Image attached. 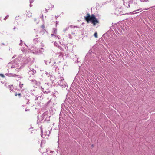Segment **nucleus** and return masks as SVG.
I'll return each mask as SVG.
<instances>
[{"label": "nucleus", "instance_id": "f257e3e1", "mask_svg": "<svg viewBox=\"0 0 155 155\" xmlns=\"http://www.w3.org/2000/svg\"><path fill=\"white\" fill-rule=\"evenodd\" d=\"M87 16H84V19L87 23L90 21L91 23L93 24L94 26H95L97 24L99 23L98 20L96 19L95 15L94 14L92 15L91 16L89 13H87Z\"/></svg>", "mask_w": 155, "mask_h": 155}, {"label": "nucleus", "instance_id": "f03ea898", "mask_svg": "<svg viewBox=\"0 0 155 155\" xmlns=\"http://www.w3.org/2000/svg\"><path fill=\"white\" fill-rule=\"evenodd\" d=\"M59 81H58V84L61 87H64L66 86V82L64 81V78L61 75L58 78Z\"/></svg>", "mask_w": 155, "mask_h": 155}, {"label": "nucleus", "instance_id": "7ed1b4c3", "mask_svg": "<svg viewBox=\"0 0 155 155\" xmlns=\"http://www.w3.org/2000/svg\"><path fill=\"white\" fill-rule=\"evenodd\" d=\"M48 83L45 84L44 87H41V89L43 93L45 94H48L50 92V91L48 88Z\"/></svg>", "mask_w": 155, "mask_h": 155}, {"label": "nucleus", "instance_id": "20e7f679", "mask_svg": "<svg viewBox=\"0 0 155 155\" xmlns=\"http://www.w3.org/2000/svg\"><path fill=\"white\" fill-rule=\"evenodd\" d=\"M57 29L55 28H53V31L52 34H51V36H54L56 37L57 36Z\"/></svg>", "mask_w": 155, "mask_h": 155}, {"label": "nucleus", "instance_id": "39448f33", "mask_svg": "<svg viewBox=\"0 0 155 155\" xmlns=\"http://www.w3.org/2000/svg\"><path fill=\"white\" fill-rule=\"evenodd\" d=\"M31 81L33 84H35L39 86L41 84V83L40 82H38L35 80H31Z\"/></svg>", "mask_w": 155, "mask_h": 155}, {"label": "nucleus", "instance_id": "423d86ee", "mask_svg": "<svg viewBox=\"0 0 155 155\" xmlns=\"http://www.w3.org/2000/svg\"><path fill=\"white\" fill-rule=\"evenodd\" d=\"M28 73L29 74L33 75L35 74L36 72V71L34 69H29V70H28Z\"/></svg>", "mask_w": 155, "mask_h": 155}, {"label": "nucleus", "instance_id": "0eeeda50", "mask_svg": "<svg viewBox=\"0 0 155 155\" xmlns=\"http://www.w3.org/2000/svg\"><path fill=\"white\" fill-rule=\"evenodd\" d=\"M48 114V111L45 112L42 115V117L43 119L45 118V120H46L47 118H46V117L47 116Z\"/></svg>", "mask_w": 155, "mask_h": 155}, {"label": "nucleus", "instance_id": "6e6552de", "mask_svg": "<svg viewBox=\"0 0 155 155\" xmlns=\"http://www.w3.org/2000/svg\"><path fill=\"white\" fill-rule=\"evenodd\" d=\"M33 41L34 42L35 44H36L40 41V38H36L34 39L33 40Z\"/></svg>", "mask_w": 155, "mask_h": 155}, {"label": "nucleus", "instance_id": "1a4fd4ad", "mask_svg": "<svg viewBox=\"0 0 155 155\" xmlns=\"http://www.w3.org/2000/svg\"><path fill=\"white\" fill-rule=\"evenodd\" d=\"M49 78L50 80L52 81H54L55 79L54 76L50 74Z\"/></svg>", "mask_w": 155, "mask_h": 155}, {"label": "nucleus", "instance_id": "9d476101", "mask_svg": "<svg viewBox=\"0 0 155 155\" xmlns=\"http://www.w3.org/2000/svg\"><path fill=\"white\" fill-rule=\"evenodd\" d=\"M47 6L48 7V9L50 8H52L54 7V5H52L51 4L49 3H48L47 4Z\"/></svg>", "mask_w": 155, "mask_h": 155}, {"label": "nucleus", "instance_id": "9b49d317", "mask_svg": "<svg viewBox=\"0 0 155 155\" xmlns=\"http://www.w3.org/2000/svg\"><path fill=\"white\" fill-rule=\"evenodd\" d=\"M32 13L30 12L29 11L27 12V16L29 18L31 17L32 15Z\"/></svg>", "mask_w": 155, "mask_h": 155}, {"label": "nucleus", "instance_id": "f8f14e48", "mask_svg": "<svg viewBox=\"0 0 155 155\" xmlns=\"http://www.w3.org/2000/svg\"><path fill=\"white\" fill-rule=\"evenodd\" d=\"M124 5L125 6V7H126L128 8L130 7L129 4H128L127 3H126V4H125V2L124 1Z\"/></svg>", "mask_w": 155, "mask_h": 155}, {"label": "nucleus", "instance_id": "ddd939ff", "mask_svg": "<svg viewBox=\"0 0 155 155\" xmlns=\"http://www.w3.org/2000/svg\"><path fill=\"white\" fill-rule=\"evenodd\" d=\"M21 51L23 53H25L26 51V49L25 48V47H23L21 49Z\"/></svg>", "mask_w": 155, "mask_h": 155}, {"label": "nucleus", "instance_id": "4468645a", "mask_svg": "<svg viewBox=\"0 0 155 155\" xmlns=\"http://www.w3.org/2000/svg\"><path fill=\"white\" fill-rule=\"evenodd\" d=\"M13 87V85H9V89L10 91H12L13 90V88H12V87Z\"/></svg>", "mask_w": 155, "mask_h": 155}, {"label": "nucleus", "instance_id": "2eb2a0df", "mask_svg": "<svg viewBox=\"0 0 155 155\" xmlns=\"http://www.w3.org/2000/svg\"><path fill=\"white\" fill-rule=\"evenodd\" d=\"M24 84L21 83V82H19V87L20 88H22Z\"/></svg>", "mask_w": 155, "mask_h": 155}, {"label": "nucleus", "instance_id": "dca6fc26", "mask_svg": "<svg viewBox=\"0 0 155 155\" xmlns=\"http://www.w3.org/2000/svg\"><path fill=\"white\" fill-rule=\"evenodd\" d=\"M69 28V26L66 27L65 29H64L63 31L64 32H65L66 31L68 30Z\"/></svg>", "mask_w": 155, "mask_h": 155}, {"label": "nucleus", "instance_id": "f3484780", "mask_svg": "<svg viewBox=\"0 0 155 155\" xmlns=\"http://www.w3.org/2000/svg\"><path fill=\"white\" fill-rule=\"evenodd\" d=\"M15 96H17V95H18L19 97H20L21 96V94L20 93L17 94L16 92L15 94Z\"/></svg>", "mask_w": 155, "mask_h": 155}, {"label": "nucleus", "instance_id": "a211bd4d", "mask_svg": "<svg viewBox=\"0 0 155 155\" xmlns=\"http://www.w3.org/2000/svg\"><path fill=\"white\" fill-rule=\"evenodd\" d=\"M51 99L48 102H47V103L46 104V106H48L49 104L51 102Z\"/></svg>", "mask_w": 155, "mask_h": 155}, {"label": "nucleus", "instance_id": "6ab92c4d", "mask_svg": "<svg viewBox=\"0 0 155 155\" xmlns=\"http://www.w3.org/2000/svg\"><path fill=\"white\" fill-rule=\"evenodd\" d=\"M70 27L71 28H78V27L77 26H73V25H71L70 26Z\"/></svg>", "mask_w": 155, "mask_h": 155}, {"label": "nucleus", "instance_id": "aec40b11", "mask_svg": "<svg viewBox=\"0 0 155 155\" xmlns=\"http://www.w3.org/2000/svg\"><path fill=\"white\" fill-rule=\"evenodd\" d=\"M23 43V41H22L21 40H20V43L19 44V45L20 46H21L22 45Z\"/></svg>", "mask_w": 155, "mask_h": 155}, {"label": "nucleus", "instance_id": "412c9836", "mask_svg": "<svg viewBox=\"0 0 155 155\" xmlns=\"http://www.w3.org/2000/svg\"><path fill=\"white\" fill-rule=\"evenodd\" d=\"M94 35V36L96 38H97V32H95Z\"/></svg>", "mask_w": 155, "mask_h": 155}, {"label": "nucleus", "instance_id": "4be33fe9", "mask_svg": "<svg viewBox=\"0 0 155 155\" xmlns=\"http://www.w3.org/2000/svg\"><path fill=\"white\" fill-rule=\"evenodd\" d=\"M42 131H43L42 129V128H41V136L42 137Z\"/></svg>", "mask_w": 155, "mask_h": 155}, {"label": "nucleus", "instance_id": "5701e85b", "mask_svg": "<svg viewBox=\"0 0 155 155\" xmlns=\"http://www.w3.org/2000/svg\"><path fill=\"white\" fill-rule=\"evenodd\" d=\"M0 76H1L3 78H4L5 77L4 75L2 74H0Z\"/></svg>", "mask_w": 155, "mask_h": 155}, {"label": "nucleus", "instance_id": "b1692460", "mask_svg": "<svg viewBox=\"0 0 155 155\" xmlns=\"http://www.w3.org/2000/svg\"><path fill=\"white\" fill-rule=\"evenodd\" d=\"M141 1L142 2H148V0H141Z\"/></svg>", "mask_w": 155, "mask_h": 155}, {"label": "nucleus", "instance_id": "393cba45", "mask_svg": "<svg viewBox=\"0 0 155 155\" xmlns=\"http://www.w3.org/2000/svg\"><path fill=\"white\" fill-rule=\"evenodd\" d=\"M9 17V16L8 15H7L4 18V19L5 20H6V19H7Z\"/></svg>", "mask_w": 155, "mask_h": 155}, {"label": "nucleus", "instance_id": "a878e982", "mask_svg": "<svg viewBox=\"0 0 155 155\" xmlns=\"http://www.w3.org/2000/svg\"><path fill=\"white\" fill-rule=\"evenodd\" d=\"M45 73L48 77H49V75H50V74L49 73L47 72H46Z\"/></svg>", "mask_w": 155, "mask_h": 155}, {"label": "nucleus", "instance_id": "bb28decb", "mask_svg": "<svg viewBox=\"0 0 155 155\" xmlns=\"http://www.w3.org/2000/svg\"><path fill=\"white\" fill-rule=\"evenodd\" d=\"M33 0H30V4L32 3L33 2ZM30 6H31V4H30Z\"/></svg>", "mask_w": 155, "mask_h": 155}, {"label": "nucleus", "instance_id": "cd10ccee", "mask_svg": "<svg viewBox=\"0 0 155 155\" xmlns=\"http://www.w3.org/2000/svg\"><path fill=\"white\" fill-rule=\"evenodd\" d=\"M47 8V9L46 8H45V12H48V10H49V9H48V8Z\"/></svg>", "mask_w": 155, "mask_h": 155}, {"label": "nucleus", "instance_id": "c85d7f7f", "mask_svg": "<svg viewBox=\"0 0 155 155\" xmlns=\"http://www.w3.org/2000/svg\"><path fill=\"white\" fill-rule=\"evenodd\" d=\"M69 38L70 39H71L72 38V37L71 35L70 34L68 35Z\"/></svg>", "mask_w": 155, "mask_h": 155}, {"label": "nucleus", "instance_id": "c756f323", "mask_svg": "<svg viewBox=\"0 0 155 155\" xmlns=\"http://www.w3.org/2000/svg\"><path fill=\"white\" fill-rule=\"evenodd\" d=\"M58 92L57 91L55 93H54V94H53L54 95V96H56V95H55V94H58Z\"/></svg>", "mask_w": 155, "mask_h": 155}, {"label": "nucleus", "instance_id": "7c9ffc66", "mask_svg": "<svg viewBox=\"0 0 155 155\" xmlns=\"http://www.w3.org/2000/svg\"><path fill=\"white\" fill-rule=\"evenodd\" d=\"M59 23V21H56V26H57Z\"/></svg>", "mask_w": 155, "mask_h": 155}, {"label": "nucleus", "instance_id": "2f4dec72", "mask_svg": "<svg viewBox=\"0 0 155 155\" xmlns=\"http://www.w3.org/2000/svg\"><path fill=\"white\" fill-rule=\"evenodd\" d=\"M19 16H16V17H15V19L16 20H18L19 19Z\"/></svg>", "mask_w": 155, "mask_h": 155}, {"label": "nucleus", "instance_id": "473e14b6", "mask_svg": "<svg viewBox=\"0 0 155 155\" xmlns=\"http://www.w3.org/2000/svg\"><path fill=\"white\" fill-rule=\"evenodd\" d=\"M41 27L43 29H44V30H45V29H44V28H45V26L44 25H42L41 26Z\"/></svg>", "mask_w": 155, "mask_h": 155}, {"label": "nucleus", "instance_id": "72a5a7b5", "mask_svg": "<svg viewBox=\"0 0 155 155\" xmlns=\"http://www.w3.org/2000/svg\"><path fill=\"white\" fill-rule=\"evenodd\" d=\"M140 10V12H141V11H142V9H138V10H135V12H136V11H139V10Z\"/></svg>", "mask_w": 155, "mask_h": 155}, {"label": "nucleus", "instance_id": "f704fd0d", "mask_svg": "<svg viewBox=\"0 0 155 155\" xmlns=\"http://www.w3.org/2000/svg\"><path fill=\"white\" fill-rule=\"evenodd\" d=\"M59 15H57V16H55V17L56 19H57V18H58V17H59Z\"/></svg>", "mask_w": 155, "mask_h": 155}, {"label": "nucleus", "instance_id": "c9c22d12", "mask_svg": "<svg viewBox=\"0 0 155 155\" xmlns=\"http://www.w3.org/2000/svg\"><path fill=\"white\" fill-rule=\"evenodd\" d=\"M19 67V65H17L16 67H15V68H18Z\"/></svg>", "mask_w": 155, "mask_h": 155}, {"label": "nucleus", "instance_id": "e433bc0d", "mask_svg": "<svg viewBox=\"0 0 155 155\" xmlns=\"http://www.w3.org/2000/svg\"><path fill=\"white\" fill-rule=\"evenodd\" d=\"M29 103H30V102H29V101H27V103H26V104H28Z\"/></svg>", "mask_w": 155, "mask_h": 155}, {"label": "nucleus", "instance_id": "4c0bfd02", "mask_svg": "<svg viewBox=\"0 0 155 155\" xmlns=\"http://www.w3.org/2000/svg\"><path fill=\"white\" fill-rule=\"evenodd\" d=\"M29 110H29V109H25V111H29Z\"/></svg>", "mask_w": 155, "mask_h": 155}, {"label": "nucleus", "instance_id": "58836bf2", "mask_svg": "<svg viewBox=\"0 0 155 155\" xmlns=\"http://www.w3.org/2000/svg\"><path fill=\"white\" fill-rule=\"evenodd\" d=\"M68 47H67V46H66L65 47V49H68Z\"/></svg>", "mask_w": 155, "mask_h": 155}, {"label": "nucleus", "instance_id": "ea45409f", "mask_svg": "<svg viewBox=\"0 0 155 155\" xmlns=\"http://www.w3.org/2000/svg\"><path fill=\"white\" fill-rule=\"evenodd\" d=\"M20 58V57L18 58L17 59L18 60V59L19 58Z\"/></svg>", "mask_w": 155, "mask_h": 155}, {"label": "nucleus", "instance_id": "a19ab883", "mask_svg": "<svg viewBox=\"0 0 155 155\" xmlns=\"http://www.w3.org/2000/svg\"><path fill=\"white\" fill-rule=\"evenodd\" d=\"M1 44L2 45H5V44L4 43H1Z\"/></svg>", "mask_w": 155, "mask_h": 155}, {"label": "nucleus", "instance_id": "79ce46f5", "mask_svg": "<svg viewBox=\"0 0 155 155\" xmlns=\"http://www.w3.org/2000/svg\"><path fill=\"white\" fill-rule=\"evenodd\" d=\"M36 97H37V98H36V99H38V97H39L38 96V97H37V96H36Z\"/></svg>", "mask_w": 155, "mask_h": 155}, {"label": "nucleus", "instance_id": "37998d69", "mask_svg": "<svg viewBox=\"0 0 155 155\" xmlns=\"http://www.w3.org/2000/svg\"><path fill=\"white\" fill-rule=\"evenodd\" d=\"M12 74V76H14V75H13V74Z\"/></svg>", "mask_w": 155, "mask_h": 155}, {"label": "nucleus", "instance_id": "c03bdc74", "mask_svg": "<svg viewBox=\"0 0 155 155\" xmlns=\"http://www.w3.org/2000/svg\"><path fill=\"white\" fill-rule=\"evenodd\" d=\"M36 19H35V21H36Z\"/></svg>", "mask_w": 155, "mask_h": 155}, {"label": "nucleus", "instance_id": "a18cd8bd", "mask_svg": "<svg viewBox=\"0 0 155 155\" xmlns=\"http://www.w3.org/2000/svg\"><path fill=\"white\" fill-rule=\"evenodd\" d=\"M15 28H14V29H15Z\"/></svg>", "mask_w": 155, "mask_h": 155}, {"label": "nucleus", "instance_id": "49530a36", "mask_svg": "<svg viewBox=\"0 0 155 155\" xmlns=\"http://www.w3.org/2000/svg\"><path fill=\"white\" fill-rule=\"evenodd\" d=\"M138 12H136L135 13H138Z\"/></svg>", "mask_w": 155, "mask_h": 155}, {"label": "nucleus", "instance_id": "de8ad7c7", "mask_svg": "<svg viewBox=\"0 0 155 155\" xmlns=\"http://www.w3.org/2000/svg\"><path fill=\"white\" fill-rule=\"evenodd\" d=\"M48 120L49 121V120Z\"/></svg>", "mask_w": 155, "mask_h": 155}, {"label": "nucleus", "instance_id": "09e8293b", "mask_svg": "<svg viewBox=\"0 0 155 155\" xmlns=\"http://www.w3.org/2000/svg\"><path fill=\"white\" fill-rule=\"evenodd\" d=\"M0 59H2V58H0Z\"/></svg>", "mask_w": 155, "mask_h": 155}, {"label": "nucleus", "instance_id": "8fccbe9b", "mask_svg": "<svg viewBox=\"0 0 155 155\" xmlns=\"http://www.w3.org/2000/svg\"><path fill=\"white\" fill-rule=\"evenodd\" d=\"M49 77H50V75H49Z\"/></svg>", "mask_w": 155, "mask_h": 155}]
</instances>
